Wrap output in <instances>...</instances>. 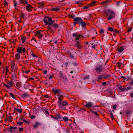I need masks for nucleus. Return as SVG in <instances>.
<instances>
[{
	"label": "nucleus",
	"instance_id": "obj_29",
	"mask_svg": "<svg viewBox=\"0 0 133 133\" xmlns=\"http://www.w3.org/2000/svg\"><path fill=\"white\" fill-rule=\"evenodd\" d=\"M38 5H39L38 7L39 8H42L44 4L43 2H41L39 3Z\"/></svg>",
	"mask_w": 133,
	"mask_h": 133
},
{
	"label": "nucleus",
	"instance_id": "obj_59",
	"mask_svg": "<svg viewBox=\"0 0 133 133\" xmlns=\"http://www.w3.org/2000/svg\"><path fill=\"white\" fill-rule=\"evenodd\" d=\"M23 121L24 122H25L27 123H29V122L28 121H26V120H25V119H23Z\"/></svg>",
	"mask_w": 133,
	"mask_h": 133
},
{
	"label": "nucleus",
	"instance_id": "obj_58",
	"mask_svg": "<svg viewBox=\"0 0 133 133\" xmlns=\"http://www.w3.org/2000/svg\"><path fill=\"white\" fill-rule=\"evenodd\" d=\"M45 98H48L49 97L48 95H46L43 96Z\"/></svg>",
	"mask_w": 133,
	"mask_h": 133
},
{
	"label": "nucleus",
	"instance_id": "obj_16",
	"mask_svg": "<svg viewBox=\"0 0 133 133\" xmlns=\"http://www.w3.org/2000/svg\"><path fill=\"white\" fill-rule=\"evenodd\" d=\"M51 51H45L44 53V55L48 57H49L51 55Z\"/></svg>",
	"mask_w": 133,
	"mask_h": 133
},
{
	"label": "nucleus",
	"instance_id": "obj_63",
	"mask_svg": "<svg viewBox=\"0 0 133 133\" xmlns=\"http://www.w3.org/2000/svg\"><path fill=\"white\" fill-rule=\"evenodd\" d=\"M69 16L71 18H73L74 17V16L73 15H69Z\"/></svg>",
	"mask_w": 133,
	"mask_h": 133
},
{
	"label": "nucleus",
	"instance_id": "obj_34",
	"mask_svg": "<svg viewBox=\"0 0 133 133\" xmlns=\"http://www.w3.org/2000/svg\"><path fill=\"white\" fill-rule=\"evenodd\" d=\"M14 3V6L15 7V8H16V7L17 5V1L15 0H14L13 1Z\"/></svg>",
	"mask_w": 133,
	"mask_h": 133
},
{
	"label": "nucleus",
	"instance_id": "obj_30",
	"mask_svg": "<svg viewBox=\"0 0 133 133\" xmlns=\"http://www.w3.org/2000/svg\"><path fill=\"white\" fill-rule=\"evenodd\" d=\"M29 95L26 93H24L22 95V97L23 98H26L28 96H29Z\"/></svg>",
	"mask_w": 133,
	"mask_h": 133
},
{
	"label": "nucleus",
	"instance_id": "obj_36",
	"mask_svg": "<svg viewBox=\"0 0 133 133\" xmlns=\"http://www.w3.org/2000/svg\"><path fill=\"white\" fill-rule=\"evenodd\" d=\"M9 71V70L7 68H5L4 69V72H5L6 73V75L7 73V72Z\"/></svg>",
	"mask_w": 133,
	"mask_h": 133
},
{
	"label": "nucleus",
	"instance_id": "obj_39",
	"mask_svg": "<svg viewBox=\"0 0 133 133\" xmlns=\"http://www.w3.org/2000/svg\"><path fill=\"white\" fill-rule=\"evenodd\" d=\"M53 26L55 28H57L58 27V25L57 24L54 23L53 24Z\"/></svg>",
	"mask_w": 133,
	"mask_h": 133
},
{
	"label": "nucleus",
	"instance_id": "obj_26",
	"mask_svg": "<svg viewBox=\"0 0 133 133\" xmlns=\"http://www.w3.org/2000/svg\"><path fill=\"white\" fill-rule=\"evenodd\" d=\"M80 24L82 26L83 28L85 27L86 25V23L85 22H84L82 20L81 21V22L80 23Z\"/></svg>",
	"mask_w": 133,
	"mask_h": 133
},
{
	"label": "nucleus",
	"instance_id": "obj_38",
	"mask_svg": "<svg viewBox=\"0 0 133 133\" xmlns=\"http://www.w3.org/2000/svg\"><path fill=\"white\" fill-rule=\"evenodd\" d=\"M63 119L64 121H67L69 120L68 118L66 116L63 117Z\"/></svg>",
	"mask_w": 133,
	"mask_h": 133
},
{
	"label": "nucleus",
	"instance_id": "obj_15",
	"mask_svg": "<svg viewBox=\"0 0 133 133\" xmlns=\"http://www.w3.org/2000/svg\"><path fill=\"white\" fill-rule=\"evenodd\" d=\"M93 105L92 103L91 102H88V103H87L85 105V106L87 108H90L91 107H93Z\"/></svg>",
	"mask_w": 133,
	"mask_h": 133
},
{
	"label": "nucleus",
	"instance_id": "obj_37",
	"mask_svg": "<svg viewBox=\"0 0 133 133\" xmlns=\"http://www.w3.org/2000/svg\"><path fill=\"white\" fill-rule=\"evenodd\" d=\"M121 78H123V79L124 80H125V79H126L127 80H129L130 79V77H129L127 78L124 76H121Z\"/></svg>",
	"mask_w": 133,
	"mask_h": 133
},
{
	"label": "nucleus",
	"instance_id": "obj_14",
	"mask_svg": "<svg viewBox=\"0 0 133 133\" xmlns=\"http://www.w3.org/2000/svg\"><path fill=\"white\" fill-rule=\"evenodd\" d=\"M19 1L21 4H23L24 5L28 4V3L26 0H19Z\"/></svg>",
	"mask_w": 133,
	"mask_h": 133
},
{
	"label": "nucleus",
	"instance_id": "obj_19",
	"mask_svg": "<svg viewBox=\"0 0 133 133\" xmlns=\"http://www.w3.org/2000/svg\"><path fill=\"white\" fill-rule=\"evenodd\" d=\"M118 51L119 53H121L124 50V48L123 46L118 48Z\"/></svg>",
	"mask_w": 133,
	"mask_h": 133
},
{
	"label": "nucleus",
	"instance_id": "obj_22",
	"mask_svg": "<svg viewBox=\"0 0 133 133\" xmlns=\"http://www.w3.org/2000/svg\"><path fill=\"white\" fill-rule=\"evenodd\" d=\"M40 124L38 122H36L35 124L33 125V127L35 128H37L38 127V125Z\"/></svg>",
	"mask_w": 133,
	"mask_h": 133
},
{
	"label": "nucleus",
	"instance_id": "obj_43",
	"mask_svg": "<svg viewBox=\"0 0 133 133\" xmlns=\"http://www.w3.org/2000/svg\"><path fill=\"white\" fill-rule=\"evenodd\" d=\"M57 118V120L58 119L61 118V115L58 114H56Z\"/></svg>",
	"mask_w": 133,
	"mask_h": 133
},
{
	"label": "nucleus",
	"instance_id": "obj_24",
	"mask_svg": "<svg viewBox=\"0 0 133 133\" xmlns=\"http://www.w3.org/2000/svg\"><path fill=\"white\" fill-rule=\"evenodd\" d=\"M98 79L100 80L101 79H104V75H99L98 76V77L97 78Z\"/></svg>",
	"mask_w": 133,
	"mask_h": 133
},
{
	"label": "nucleus",
	"instance_id": "obj_20",
	"mask_svg": "<svg viewBox=\"0 0 133 133\" xmlns=\"http://www.w3.org/2000/svg\"><path fill=\"white\" fill-rule=\"evenodd\" d=\"M104 78L105 79H108L110 78L111 76L109 74H103Z\"/></svg>",
	"mask_w": 133,
	"mask_h": 133
},
{
	"label": "nucleus",
	"instance_id": "obj_48",
	"mask_svg": "<svg viewBox=\"0 0 133 133\" xmlns=\"http://www.w3.org/2000/svg\"><path fill=\"white\" fill-rule=\"evenodd\" d=\"M92 113L93 114H95L96 116H98L99 115L96 112H95L94 111H92Z\"/></svg>",
	"mask_w": 133,
	"mask_h": 133
},
{
	"label": "nucleus",
	"instance_id": "obj_52",
	"mask_svg": "<svg viewBox=\"0 0 133 133\" xmlns=\"http://www.w3.org/2000/svg\"><path fill=\"white\" fill-rule=\"evenodd\" d=\"M17 124H18L19 125H21L23 124V123L22 122H17Z\"/></svg>",
	"mask_w": 133,
	"mask_h": 133
},
{
	"label": "nucleus",
	"instance_id": "obj_28",
	"mask_svg": "<svg viewBox=\"0 0 133 133\" xmlns=\"http://www.w3.org/2000/svg\"><path fill=\"white\" fill-rule=\"evenodd\" d=\"M60 9L58 7L52 8L51 10L52 11H57L59 10Z\"/></svg>",
	"mask_w": 133,
	"mask_h": 133
},
{
	"label": "nucleus",
	"instance_id": "obj_55",
	"mask_svg": "<svg viewBox=\"0 0 133 133\" xmlns=\"http://www.w3.org/2000/svg\"><path fill=\"white\" fill-rule=\"evenodd\" d=\"M48 28L49 30H51L52 29V27L50 26H48Z\"/></svg>",
	"mask_w": 133,
	"mask_h": 133
},
{
	"label": "nucleus",
	"instance_id": "obj_23",
	"mask_svg": "<svg viewBox=\"0 0 133 133\" xmlns=\"http://www.w3.org/2000/svg\"><path fill=\"white\" fill-rule=\"evenodd\" d=\"M26 38L24 36L22 37L21 38V41L22 42V44H23L25 41Z\"/></svg>",
	"mask_w": 133,
	"mask_h": 133
},
{
	"label": "nucleus",
	"instance_id": "obj_40",
	"mask_svg": "<svg viewBox=\"0 0 133 133\" xmlns=\"http://www.w3.org/2000/svg\"><path fill=\"white\" fill-rule=\"evenodd\" d=\"M12 77L13 79H15L16 78V77L15 74V72H14V74H12Z\"/></svg>",
	"mask_w": 133,
	"mask_h": 133
},
{
	"label": "nucleus",
	"instance_id": "obj_21",
	"mask_svg": "<svg viewBox=\"0 0 133 133\" xmlns=\"http://www.w3.org/2000/svg\"><path fill=\"white\" fill-rule=\"evenodd\" d=\"M25 14L23 12H21L20 14L19 17L21 19L24 18Z\"/></svg>",
	"mask_w": 133,
	"mask_h": 133
},
{
	"label": "nucleus",
	"instance_id": "obj_56",
	"mask_svg": "<svg viewBox=\"0 0 133 133\" xmlns=\"http://www.w3.org/2000/svg\"><path fill=\"white\" fill-rule=\"evenodd\" d=\"M132 28L131 27L128 30V32H130L132 30Z\"/></svg>",
	"mask_w": 133,
	"mask_h": 133
},
{
	"label": "nucleus",
	"instance_id": "obj_53",
	"mask_svg": "<svg viewBox=\"0 0 133 133\" xmlns=\"http://www.w3.org/2000/svg\"><path fill=\"white\" fill-rule=\"evenodd\" d=\"M129 84L130 85H133V79L132 80V81L129 83Z\"/></svg>",
	"mask_w": 133,
	"mask_h": 133
},
{
	"label": "nucleus",
	"instance_id": "obj_10",
	"mask_svg": "<svg viewBox=\"0 0 133 133\" xmlns=\"http://www.w3.org/2000/svg\"><path fill=\"white\" fill-rule=\"evenodd\" d=\"M42 31H38L36 32L35 33L36 37H37L39 38H41L42 37L43 35L42 33Z\"/></svg>",
	"mask_w": 133,
	"mask_h": 133
},
{
	"label": "nucleus",
	"instance_id": "obj_25",
	"mask_svg": "<svg viewBox=\"0 0 133 133\" xmlns=\"http://www.w3.org/2000/svg\"><path fill=\"white\" fill-rule=\"evenodd\" d=\"M118 88L119 90L122 92L126 90V89L125 88H123L121 86L119 87Z\"/></svg>",
	"mask_w": 133,
	"mask_h": 133
},
{
	"label": "nucleus",
	"instance_id": "obj_33",
	"mask_svg": "<svg viewBox=\"0 0 133 133\" xmlns=\"http://www.w3.org/2000/svg\"><path fill=\"white\" fill-rule=\"evenodd\" d=\"M10 95L14 99H15V96L12 93H9Z\"/></svg>",
	"mask_w": 133,
	"mask_h": 133
},
{
	"label": "nucleus",
	"instance_id": "obj_47",
	"mask_svg": "<svg viewBox=\"0 0 133 133\" xmlns=\"http://www.w3.org/2000/svg\"><path fill=\"white\" fill-rule=\"evenodd\" d=\"M132 87H130V86H128L127 87V88L126 89V91H127L129 90H130L131 89H132Z\"/></svg>",
	"mask_w": 133,
	"mask_h": 133
},
{
	"label": "nucleus",
	"instance_id": "obj_31",
	"mask_svg": "<svg viewBox=\"0 0 133 133\" xmlns=\"http://www.w3.org/2000/svg\"><path fill=\"white\" fill-rule=\"evenodd\" d=\"M14 111H15V110L17 111V112H18L21 113L22 112V109H18L16 108L15 107L14 108Z\"/></svg>",
	"mask_w": 133,
	"mask_h": 133
},
{
	"label": "nucleus",
	"instance_id": "obj_32",
	"mask_svg": "<svg viewBox=\"0 0 133 133\" xmlns=\"http://www.w3.org/2000/svg\"><path fill=\"white\" fill-rule=\"evenodd\" d=\"M54 75L53 74H52L50 75H47V77L49 78V79H50L53 78L54 77Z\"/></svg>",
	"mask_w": 133,
	"mask_h": 133
},
{
	"label": "nucleus",
	"instance_id": "obj_61",
	"mask_svg": "<svg viewBox=\"0 0 133 133\" xmlns=\"http://www.w3.org/2000/svg\"><path fill=\"white\" fill-rule=\"evenodd\" d=\"M45 112L48 115H49V114L48 112L46 110L45 111Z\"/></svg>",
	"mask_w": 133,
	"mask_h": 133
},
{
	"label": "nucleus",
	"instance_id": "obj_64",
	"mask_svg": "<svg viewBox=\"0 0 133 133\" xmlns=\"http://www.w3.org/2000/svg\"><path fill=\"white\" fill-rule=\"evenodd\" d=\"M130 96L131 97H133V93H131L130 94Z\"/></svg>",
	"mask_w": 133,
	"mask_h": 133
},
{
	"label": "nucleus",
	"instance_id": "obj_54",
	"mask_svg": "<svg viewBox=\"0 0 133 133\" xmlns=\"http://www.w3.org/2000/svg\"><path fill=\"white\" fill-rule=\"evenodd\" d=\"M117 105L116 104H115L113 106V109L114 110H115L116 108V107H117Z\"/></svg>",
	"mask_w": 133,
	"mask_h": 133
},
{
	"label": "nucleus",
	"instance_id": "obj_4",
	"mask_svg": "<svg viewBox=\"0 0 133 133\" xmlns=\"http://www.w3.org/2000/svg\"><path fill=\"white\" fill-rule=\"evenodd\" d=\"M3 85L4 86L6 87L8 89H11V87L13 85L15 86V83L12 81H8L7 82V84L4 83Z\"/></svg>",
	"mask_w": 133,
	"mask_h": 133
},
{
	"label": "nucleus",
	"instance_id": "obj_9",
	"mask_svg": "<svg viewBox=\"0 0 133 133\" xmlns=\"http://www.w3.org/2000/svg\"><path fill=\"white\" fill-rule=\"evenodd\" d=\"M83 43L81 42V41H78L77 42L75 46L77 47V49H81L83 47Z\"/></svg>",
	"mask_w": 133,
	"mask_h": 133
},
{
	"label": "nucleus",
	"instance_id": "obj_17",
	"mask_svg": "<svg viewBox=\"0 0 133 133\" xmlns=\"http://www.w3.org/2000/svg\"><path fill=\"white\" fill-rule=\"evenodd\" d=\"M16 88L18 89L22 86V85L21 82H18L16 83V86H15Z\"/></svg>",
	"mask_w": 133,
	"mask_h": 133
},
{
	"label": "nucleus",
	"instance_id": "obj_13",
	"mask_svg": "<svg viewBox=\"0 0 133 133\" xmlns=\"http://www.w3.org/2000/svg\"><path fill=\"white\" fill-rule=\"evenodd\" d=\"M11 68L12 69L13 71L15 72L17 70V67L15 65V63L13 62H12L11 63Z\"/></svg>",
	"mask_w": 133,
	"mask_h": 133
},
{
	"label": "nucleus",
	"instance_id": "obj_7",
	"mask_svg": "<svg viewBox=\"0 0 133 133\" xmlns=\"http://www.w3.org/2000/svg\"><path fill=\"white\" fill-rule=\"evenodd\" d=\"M95 70L97 73H100L102 72L103 70V67L100 65H98L95 68Z\"/></svg>",
	"mask_w": 133,
	"mask_h": 133
},
{
	"label": "nucleus",
	"instance_id": "obj_45",
	"mask_svg": "<svg viewBox=\"0 0 133 133\" xmlns=\"http://www.w3.org/2000/svg\"><path fill=\"white\" fill-rule=\"evenodd\" d=\"M17 129V128L16 127H11L10 128V130L11 131H12V130H15Z\"/></svg>",
	"mask_w": 133,
	"mask_h": 133
},
{
	"label": "nucleus",
	"instance_id": "obj_44",
	"mask_svg": "<svg viewBox=\"0 0 133 133\" xmlns=\"http://www.w3.org/2000/svg\"><path fill=\"white\" fill-rule=\"evenodd\" d=\"M121 63L120 62H118L116 64V66L118 68H120L121 67Z\"/></svg>",
	"mask_w": 133,
	"mask_h": 133
},
{
	"label": "nucleus",
	"instance_id": "obj_27",
	"mask_svg": "<svg viewBox=\"0 0 133 133\" xmlns=\"http://www.w3.org/2000/svg\"><path fill=\"white\" fill-rule=\"evenodd\" d=\"M96 2L94 1H93L91 3H90L89 4V6L90 7H92L94 6L96 4Z\"/></svg>",
	"mask_w": 133,
	"mask_h": 133
},
{
	"label": "nucleus",
	"instance_id": "obj_8",
	"mask_svg": "<svg viewBox=\"0 0 133 133\" xmlns=\"http://www.w3.org/2000/svg\"><path fill=\"white\" fill-rule=\"evenodd\" d=\"M17 50L18 52L21 54L25 52L26 51L25 48L22 47H18Z\"/></svg>",
	"mask_w": 133,
	"mask_h": 133
},
{
	"label": "nucleus",
	"instance_id": "obj_35",
	"mask_svg": "<svg viewBox=\"0 0 133 133\" xmlns=\"http://www.w3.org/2000/svg\"><path fill=\"white\" fill-rule=\"evenodd\" d=\"M107 30L108 31H114L113 28L111 27H109L108 28Z\"/></svg>",
	"mask_w": 133,
	"mask_h": 133
},
{
	"label": "nucleus",
	"instance_id": "obj_11",
	"mask_svg": "<svg viewBox=\"0 0 133 133\" xmlns=\"http://www.w3.org/2000/svg\"><path fill=\"white\" fill-rule=\"evenodd\" d=\"M73 36L76 38L75 39L76 40H78L79 38L80 37H83V36L82 35L80 34L78 35L76 33H74L72 34Z\"/></svg>",
	"mask_w": 133,
	"mask_h": 133
},
{
	"label": "nucleus",
	"instance_id": "obj_57",
	"mask_svg": "<svg viewBox=\"0 0 133 133\" xmlns=\"http://www.w3.org/2000/svg\"><path fill=\"white\" fill-rule=\"evenodd\" d=\"M114 32H116V33H119V31H117L116 29H115L114 30Z\"/></svg>",
	"mask_w": 133,
	"mask_h": 133
},
{
	"label": "nucleus",
	"instance_id": "obj_41",
	"mask_svg": "<svg viewBox=\"0 0 133 133\" xmlns=\"http://www.w3.org/2000/svg\"><path fill=\"white\" fill-rule=\"evenodd\" d=\"M90 7L89 6V5H86L84 6L83 8V9H87L89 8Z\"/></svg>",
	"mask_w": 133,
	"mask_h": 133
},
{
	"label": "nucleus",
	"instance_id": "obj_6",
	"mask_svg": "<svg viewBox=\"0 0 133 133\" xmlns=\"http://www.w3.org/2000/svg\"><path fill=\"white\" fill-rule=\"evenodd\" d=\"M74 22L73 23L74 25H76L77 24H80L82 19L80 17L75 18H74Z\"/></svg>",
	"mask_w": 133,
	"mask_h": 133
},
{
	"label": "nucleus",
	"instance_id": "obj_51",
	"mask_svg": "<svg viewBox=\"0 0 133 133\" xmlns=\"http://www.w3.org/2000/svg\"><path fill=\"white\" fill-rule=\"evenodd\" d=\"M110 115L112 119H114V117L112 115V113H110Z\"/></svg>",
	"mask_w": 133,
	"mask_h": 133
},
{
	"label": "nucleus",
	"instance_id": "obj_42",
	"mask_svg": "<svg viewBox=\"0 0 133 133\" xmlns=\"http://www.w3.org/2000/svg\"><path fill=\"white\" fill-rule=\"evenodd\" d=\"M31 55L32 57L34 58L37 57V56L35 54H34L33 53H31Z\"/></svg>",
	"mask_w": 133,
	"mask_h": 133
},
{
	"label": "nucleus",
	"instance_id": "obj_62",
	"mask_svg": "<svg viewBox=\"0 0 133 133\" xmlns=\"http://www.w3.org/2000/svg\"><path fill=\"white\" fill-rule=\"evenodd\" d=\"M9 120L10 122H11L12 121V117L11 116H9Z\"/></svg>",
	"mask_w": 133,
	"mask_h": 133
},
{
	"label": "nucleus",
	"instance_id": "obj_60",
	"mask_svg": "<svg viewBox=\"0 0 133 133\" xmlns=\"http://www.w3.org/2000/svg\"><path fill=\"white\" fill-rule=\"evenodd\" d=\"M43 72L44 74H46L47 73V71L46 70H44L43 71Z\"/></svg>",
	"mask_w": 133,
	"mask_h": 133
},
{
	"label": "nucleus",
	"instance_id": "obj_18",
	"mask_svg": "<svg viewBox=\"0 0 133 133\" xmlns=\"http://www.w3.org/2000/svg\"><path fill=\"white\" fill-rule=\"evenodd\" d=\"M20 58V55L18 53L16 54L15 56V59L17 60H18Z\"/></svg>",
	"mask_w": 133,
	"mask_h": 133
},
{
	"label": "nucleus",
	"instance_id": "obj_2",
	"mask_svg": "<svg viewBox=\"0 0 133 133\" xmlns=\"http://www.w3.org/2000/svg\"><path fill=\"white\" fill-rule=\"evenodd\" d=\"M104 13L107 16L109 15V16L107 18L108 20H110L111 19L115 18V12L110 9H104Z\"/></svg>",
	"mask_w": 133,
	"mask_h": 133
},
{
	"label": "nucleus",
	"instance_id": "obj_46",
	"mask_svg": "<svg viewBox=\"0 0 133 133\" xmlns=\"http://www.w3.org/2000/svg\"><path fill=\"white\" fill-rule=\"evenodd\" d=\"M99 32L101 34L104 33V30L103 29H101L99 30Z\"/></svg>",
	"mask_w": 133,
	"mask_h": 133
},
{
	"label": "nucleus",
	"instance_id": "obj_49",
	"mask_svg": "<svg viewBox=\"0 0 133 133\" xmlns=\"http://www.w3.org/2000/svg\"><path fill=\"white\" fill-rule=\"evenodd\" d=\"M3 4L4 6H6L8 5V3L7 2L5 1L3 3Z\"/></svg>",
	"mask_w": 133,
	"mask_h": 133
},
{
	"label": "nucleus",
	"instance_id": "obj_3",
	"mask_svg": "<svg viewBox=\"0 0 133 133\" xmlns=\"http://www.w3.org/2000/svg\"><path fill=\"white\" fill-rule=\"evenodd\" d=\"M43 21L45 24H48L49 25H52L54 22V21L52 20L51 18H50L47 16L44 18Z\"/></svg>",
	"mask_w": 133,
	"mask_h": 133
},
{
	"label": "nucleus",
	"instance_id": "obj_5",
	"mask_svg": "<svg viewBox=\"0 0 133 133\" xmlns=\"http://www.w3.org/2000/svg\"><path fill=\"white\" fill-rule=\"evenodd\" d=\"M52 91L53 92H54L55 94H58V97H61L62 96V97H63V96L62 94V92L59 89H53Z\"/></svg>",
	"mask_w": 133,
	"mask_h": 133
},
{
	"label": "nucleus",
	"instance_id": "obj_12",
	"mask_svg": "<svg viewBox=\"0 0 133 133\" xmlns=\"http://www.w3.org/2000/svg\"><path fill=\"white\" fill-rule=\"evenodd\" d=\"M26 5H27L25 8L26 9L28 12L31 11L32 9V6L31 5L28 4V3Z\"/></svg>",
	"mask_w": 133,
	"mask_h": 133
},
{
	"label": "nucleus",
	"instance_id": "obj_50",
	"mask_svg": "<svg viewBox=\"0 0 133 133\" xmlns=\"http://www.w3.org/2000/svg\"><path fill=\"white\" fill-rule=\"evenodd\" d=\"M51 117L53 118H54L55 119L57 120V117L56 116H55V117L53 115H50Z\"/></svg>",
	"mask_w": 133,
	"mask_h": 133
},
{
	"label": "nucleus",
	"instance_id": "obj_1",
	"mask_svg": "<svg viewBox=\"0 0 133 133\" xmlns=\"http://www.w3.org/2000/svg\"><path fill=\"white\" fill-rule=\"evenodd\" d=\"M63 97H62V96L61 97H58V101L57 102V103L59 108L61 110H65L66 109L65 107L67 106L68 104L66 101L63 100Z\"/></svg>",
	"mask_w": 133,
	"mask_h": 133
}]
</instances>
